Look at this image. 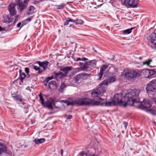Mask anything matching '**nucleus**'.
<instances>
[{"instance_id":"49530a36","label":"nucleus","mask_w":156,"mask_h":156,"mask_svg":"<svg viewBox=\"0 0 156 156\" xmlns=\"http://www.w3.org/2000/svg\"><path fill=\"white\" fill-rule=\"evenodd\" d=\"M87 60H88L86 58H81V60L82 61H84Z\"/></svg>"},{"instance_id":"6e6552de","label":"nucleus","mask_w":156,"mask_h":156,"mask_svg":"<svg viewBox=\"0 0 156 156\" xmlns=\"http://www.w3.org/2000/svg\"><path fill=\"white\" fill-rule=\"evenodd\" d=\"M64 76L65 74L64 73L61 72L58 73H56L55 72H54L51 76L50 77H48L45 80V82L47 83H48L49 81L51 79H55L56 80H58V79L61 78L62 77Z\"/></svg>"},{"instance_id":"bb28decb","label":"nucleus","mask_w":156,"mask_h":156,"mask_svg":"<svg viewBox=\"0 0 156 156\" xmlns=\"http://www.w3.org/2000/svg\"><path fill=\"white\" fill-rule=\"evenodd\" d=\"M34 10V6H31L29 7L28 9L27 14L28 15H30L33 13Z\"/></svg>"},{"instance_id":"0eeeda50","label":"nucleus","mask_w":156,"mask_h":156,"mask_svg":"<svg viewBox=\"0 0 156 156\" xmlns=\"http://www.w3.org/2000/svg\"><path fill=\"white\" fill-rule=\"evenodd\" d=\"M147 92L148 94H151L154 92V91L156 89V80H153L149 82L147 85L146 88Z\"/></svg>"},{"instance_id":"473e14b6","label":"nucleus","mask_w":156,"mask_h":156,"mask_svg":"<svg viewBox=\"0 0 156 156\" xmlns=\"http://www.w3.org/2000/svg\"><path fill=\"white\" fill-rule=\"evenodd\" d=\"M4 22L6 23H9L12 22V21L8 17H6L4 19Z\"/></svg>"},{"instance_id":"b1692460","label":"nucleus","mask_w":156,"mask_h":156,"mask_svg":"<svg viewBox=\"0 0 156 156\" xmlns=\"http://www.w3.org/2000/svg\"><path fill=\"white\" fill-rule=\"evenodd\" d=\"M45 139L44 138H41L40 139H35L33 141V142H34L36 144H39L44 142Z\"/></svg>"},{"instance_id":"a211bd4d","label":"nucleus","mask_w":156,"mask_h":156,"mask_svg":"<svg viewBox=\"0 0 156 156\" xmlns=\"http://www.w3.org/2000/svg\"><path fill=\"white\" fill-rule=\"evenodd\" d=\"M72 68L71 66L62 67L60 68V70L65 73L64 74L65 76L67 75L69 71L72 69Z\"/></svg>"},{"instance_id":"5701e85b","label":"nucleus","mask_w":156,"mask_h":156,"mask_svg":"<svg viewBox=\"0 0 156 156\" xmlns=\"http://www.w3.org/2000/svg\"><path fill=\"white\" fill-rule=\"evenodd\" d=\"M32 68L34 69L36 71L37 70L38 72L37 73H41L43 72V70H42L39 67L37 66L32 65L30 66Z\"/></svg>"},{"instance_id":"bf43d9fd","label":"nucleus","mask_w":156,"mask_h":156,"mask_svg":"<svg viewBox=\"0 0 156 156\" xmlns=\"http://www.w3.org/2000/svg\"><path fill=\"white\" fill-rule=\"evenodd\" d=\"M122 132L123 133H124V131H122Z\"/></svg>"},{"instance_id":"8fccbe9b","label":"nucleus","mask_w":156,"mask_h":156,"mask_svg":"<svg viewBox=\"0 0 156 156\" xmlns=\"http://www.w3.org/2000/svg\"><path fill=\"white\" fill-rule=\"evenodd\" d=\"M30 76V75L29 74H27V79L29 78Z\"/></svg>"},{"instance_id":"9d476101","label":"nucleus","mask_w":156,"mask_h":156,"mask_svg":"<svg viewBox=\"0 0 156 156\" xmlns=\"http://www.w3.org/2000/svg\"><path fill=\"white\" fill-rule=\"evenodd\" d=\"M137 0H126L122 4L128 7L136 8L137 7Z\"/></svg>"},{"instance_id":"9b49d317","label":"nucleus","mask_w":156,"mask_h":156,"mask_svg":"<svg viewBox=\"0 0 156 156\" xmlns=\"http://www.w3.org/2000/svg\"><path fill=\"white\" fill-rule=\"evenodd\" d=\"M54 101V99L53 98H50L48 99L47 101H45L43 103L42 105L45 107L51 110L53 109V107L52 104H53Z\"/></svg>"},{"instance_id":"2eb2a0df","label":"nucleus","mask_w":156,"mask_h":156,"mask_svg":"<svg viewBox=\"0 0 156 156\" xmlns=\"http://www.w3.org/2000/svg\"><path fill=\"white\" fill-rule=\"evenodd\" d=\"M49 62L47 61H44L43 62L37 61L35 64L38 63L40 67L43 68V70L45 71L47 68L48 66Z\"/></svg>"},{"instance_id":"cd10ccee","label":"nucleus","mask_w":156,"mask_h":156,"mask_svg":"<svg viewBox=\"0 0 156 156\" xmlns=\"http://www.w3.org/2000/svg\"><path fill=\"white\" fill-rule=\"evenodd\" d=\"M133 27H132L130 29H128L124 30L122 31V33L124 34H129L131 32V30L133 29Z\"/></svg>"},{"instance_id":"ea45409f","label":"nucleus","mask_w":156,"mask_h":156,"mask_svg":"<svg viewBox=\"0 0 156 156\" xmlns=\"http://www.w3.org/2000/svg\"><path fill=\"white\" fill-rule=\"evenodd\" d=\"M84 155V151H82L80 152L78 154L79 156H83Z\"/></svg>"},{"instance_id":"58836bf2","label":"nucleus","mask_w":156,"mask_h":156,"mask_svg":"<svg viewBox=\"0 0 156 156\" xmlns=\"http://www.w3.org/2000/svg\"><path fill=\"white\" fill-rule=\"evenodd\" d=\"M25 71L27 73V74H29V69L28 67L25 68Z\"/></svg>"},{"instance_id":"79ce46f5","label":"nucleus","mask_w":156,"mask_h":156,"mask_svg":"<svg viewBox=\"0 0 156 156\" xmlns=\"http://www.w3.org/2000/svg\"><path fill=\"white\" fill-rule=\"evenodd\" d=\"M69 20H67L64 23V25H66L69 24Z\"/></svg>"},{"instance_id":"393cba45","label":"nucleus","mask_w":156,"mask_h":156,"mask_svg":"<svg viewBox=\"0 0 156 156\" xmlns=\"http://www.w3.org/2000/svg\"><path fill=\"white\" fill-rule=\"evenodd\" d=\"M53 86L56 87L57 86V83L55 81H51L48 83V88L51 89L52 87H53Z\"/></svg>"},{"instance_id":"3c124183","label":"nucleus","mask_w":156,"mask_h":156,"mask_svg":"<svg viewBox=\"0 0 156 156\" xmlns=\"http://www.w3.org/2000/svg\"><path fill=\"white\" fill-rule=\"evenodd\" d=\"M61 154L62 156L63 155V151L62 149L61 150Z\"/></svg>"},{"instance_id":"052dcab7","label":"nucleus","mask_w":156,"mask_h":156,"mask_svg":"<svg viewBox=\"0 0 156 156\" xmlns=\"http://www.w3.org/2000/svg\"><path fill=\"white\" fill-rule=\"evenodd\" d=\"M44 85H45V86L46 85V84H45Z\"/></svg>"},{"instance_id":"f257e3e1","label":"nucleus","mask_w":156,"mask_h":156,"mask_svg":"<svg viewBox=\"0 0 156 156\" xmlns=\"http://www.w3.org/2000/svg\"><path fill=\"white\" fill-rule=\"evenodd\" d=\"M140 91L139 89L131 90L125 96H122L123 94L121 93L116 94L114 96L113 101L116 104L124 107L127 105L132 106L139 101L138 98Z\"/></svg>"},{"instance_id":"c03bdc74","label":"nucleus","mask_w":156,"mask_h":156,"mask_svg":"<svg viewBox=\"0 0 156 156\" xmlns=\"http://www.w3.org/2000/svg\"><path fill=\"white\" fill-rule=\"evenodd\" d=\"M32 87H27L26 89L27 90H29L30 92L31 91V90L30 89Z\"/></svg>"},{"instance_id":"1a4fd4ad","label":"nucleus","mask_w":156,"mask_h":156,"mask_svg":"<svg viewBox=\"0 0 156 156\" xmlns=\"http://www.w3.org/2000/svg\"><path fill=\"white\" fill-rule=\"evenodd\" d=\"M94 102H98V105H105L106 106H112L113 105L116 104L113 101H110L106 102V100L102 98H99V101H94Z\"/></svg>"},{"instance_id":"6ab92c4d","label":"nucleus","mask_w":156,"mask_h":156,"mask_svg":"<svg viewBox=\"0 0 156 156\" xmlns=\"http://www.w3.org/2000/svg\"><path fill=\"white\" fill-rule=\"evenodd\" d=\"M4 152L7 154H9L10 151L7 149L5 146H4L2 143H0V154Z\"/></svg>"},{"instance_id":"f8f14e48","label":"nucleus","mask_w":156,"mask_h":156,"mask_svg":"<svg viewBox=\"0 0 156 156\" xmlns=\"http://www.w3.org/2000/svg\"><path fill=\"white\" fill-rule=\"evenodd\" d=\"M109 69V68L108 66L103 65L101 68L100 73L98 75V76L99 77L98 80H100L103 74L107 73Z\"/></svg>"},{"instance_id":"4be33fe9","label":"nucleus","mask_w":156,"mask_h":156,"mask_svg":"<svg viewBox=\"0 0 156 156\" xmlns=\"http://www.w3.org/2000/svg\"><path fill=\"white\" fill-rule=\"evenodd\" d=\"M96 60H93L86 62V64L89 66L95 68L96 66Z\"/></svg>"},{"instance_id":"f03ea898","label":"nucleus","mask_w":156,"mask_h":156,"mask_svg":"<svg viewBox=\"0 0 156 156\" xmlns=\"http://www.w3.org/2000/svg\"><path fill=\"white\" fill-rule=\"evenodd\" d=\"M114 77H111L105 80L100 84V87L97 89L94 90L91 93V97L94 99L99 101L100 96L105 92L106 88L105 86L108 85L109 84L114 82L115 81Z\"/></svg>"},{"instance_id":"de8ad7c7","label":"nucleus","mask_w":156,"mask_h":156,"mask_svg":"<svg viewBox=\"0 0 156 156\" xmlns=\"http://www.w3.org/2000/svg\"><path fill=\"white\" fill-rule=\"evenodd\" d=\"M79 64L81 67V66H83L84 64V63L83 62H80Z\"/></svg>"},{"instance_id":"c85d7f7f","label":"nucleus","mask_w":156,"mask_h":156,"mask_svg":"<svg viewBox=\"0 0 156 156\" xmlns=\"http://www.w3.org/2000/svg\"><path fill=\"white\" fill-rule=\"evenodd\" d=\"M83 23V21L80 19H76L75 20V23L76 25H81Z\"/></svg>"},{"instance_id":"37998d69","label":"nucleus","mask_w":156,"mask_h":156,"mask_svg":"<svg viewBox=\"0 0 156 156\" xmlns=\"http://www.w3.org/2000/svg\"><path fill=\"white\" fill-rule=\"evenodd\" d=\"M69 22H72L73 23H75V20L72 19H68Z\"/></svg>"},{"instance_id":"f3484780","label":"nucleus","mask_w":156,"mask_h":156,"mask_svg":"<svg viewBox=\"0 0 156 156\" xmlns=\"http://www.w3.org/2000/svg\"><path fill=\"white\" fill-rule=\"evenodd\" d=\"M84 76V74H78L74 77V79L76 82H80L83 80Z\"/></svg>"},{"instance_id":"5fc2aeb1","label":"nucleus","mask_w":156,"mask_h":156,"mask_svg":"<svg viewBox=\"0 0 156 156\" xmlns=\"http://www.w3.org/2000/svg\"><path fill=\"white\" fill-rule=\"evenodd\" d=\"M102 4H100V5H98V6H101L102 5Z\"/></svg>"},{"instance_id":"c9c22d12","label":"nucleus","mask_w":156,"mask_h":156,"mask_svg":"<svg viewBox=\"0 0 156 156\" xmlns=\"http://www.w3.org/2000/svg\"><path fill=\"white\" fill-rule=\"evenodd\" d=\"M39 97L40 100L41 101V104L42 105V104H43V103H44V99L43 98V96L41 94H39Z\"/></svg>"},{"instance_id":"2f4dec72","label":"nucleus","mask_w":156,"mask_h":156,"mask_svg":"<svg viewBox=\"0 0 156 156\" xmlns=\"http://www.w3.org/2000/svg\"><path fill=\"white\" fill-rule=\"evenodd\" d=\"M65 6V4L63 3L61 4L60 5H58L57 6V8L58 9H62L64 8Z\"/></svg>"},{"instance_id":"a18cd8bd","label":"nucleus","mask_w":156,"mask_h":156,"mask_svg":"<svg viewBox=\"0 0 156 156\" xmlns=\"http://www.w3.org/2000/svg\"><path fill=\"white\" fill-rule=\"evenodd\" d=\"M5 27H4L3 28H2L1 26H0V31L5 30Z\"/></svg>"},{"instance_id":"7c9ffc66","label":"nucleus","mask_w":156,"mask_h":156,"mask_svg":"<svg viewBox=\"0 0 156 156\" xmlns=\"http://www.w3.org/2000/svg\"><path fill=\"white\" fill-rule=\"evenodd\" d=\"M12 97L14 98V99L17 101H22V98L21 96H12Z\"/></svg>"},{"instance_id":"72a5a7b5","label":"nucleus","mask_w":156,"mask_h":156,"mask_svg":"<svg viewBox=\"0 0 156 156\" xmlns=\"http://www.w3.org/2000/svg\"><path fill=\"white\" fill-rule=\"evenodd\" d=\"M152 61V60L151 59H148L147 61L143 62V65H147V66H149L150 63Z\"/></svg>"},{"instance_id":"ddd939ff","label":"nucleus","mask_w":156,"mask_h":156,"mask_svg":"<svg viewBox=\"0 0 156 156\" xmlns=\"http://www.w3.org/2000/svg\"><path fill=\"white\" fill-rule=\"evenodd\" d=\"M18 5L16 4L15 2L10 4L8 6V10L11 16H14L16 14V11L15 9L16 5Z\"/></svg>"},{"instance_id":"dca6fc26","label":"nucleus","mask_w":156,"mask_h":156,"mask_svg":"<svg viewBox=\"0 0 156 156\" xmlns=\"http://www.w3.org/2000/svg\"><path fill=\"white\" fill-rule=\"evenodd\" d=\"M68 102V101L66 100H61L60 101H58L57 100H55L54 99V101L53 102V104L56 108H60L62 105V103L63 102L64 103H66L67 105Z\"/></svg>"},{"instance_id":"4c0bfd02","label":"nucleus","mask_w":156,"mask_h":156,"mask_svg":"<svg viewBox=\"0 0 156 156\" xmlns=\"http://www.w3.org/2000/svg\"><path fill=\"white\" fill-rule=\"evenodd\" d=\"M23 24H22L21 22L19 23L17 25V27H22L23 26Z\"/></svg>"},{"instance_id":"aec40b11","label":"nucleus","mask_w":156,"mask_h":156,"mask_svg":"<svg viewBox=\"0 0 156 156\" xmlns=\"http://www.w3.org/2000/svg\"><path fill=\"white\" fill-rule=\"evenodd\" d=\"M144 74L145 75V77L149 78L154 74V71L152 70L148 69L145 71Z\"/></svg>"},{"instance_id":"20e7f679","label":"nucleus","mask_w":156,"mask_h":156,"mask_svg":"<svg viewBox=\"0 0 156 156\" xmlns=\"http://www.w3.org/2000/svg\"><path fill=\"white\" fill-rule=\"evenodd\" d=\"M122 76L128 80H131L140 76L139 72H137L130 69H125L122 73Z\"/></svg>"},{"instance_id":"864d4df0","label":"nucleus","mask_w":156,"mask_h":156,"mask_svg":"<svg viewBox=\"0 0 156 156\" xmlns=\"http://www.w3.org/2000/svg\"><path fill=\"white\" fill-rule=\"evenodd\" d=\"M27 20H29V21H30V20H31V19H30V18H27Z\"/></svg>"},{"instance_id":"09e8293b","label":"nucleus","mask_w":156,"mask_h":156,"mask_svg":"<svg viewBox=\"0 0 156 156\" xmlns=\"http://www.w3.org/2000/svg\"><path fill=\"white\" fill-rule=\"evenodd\" d=\"M81 58H77L76 60V61H81Z\"/></svg>"},{"instance_id":"4d7b16f0","label":"nucleus","mask_w":156,"mask_h":156,"mask_svg":"<svg viewBox=\"0 0 156 156\" xmlns=\"http://www.w3.org/2000/svg\"><path fill=\"white\" fill-rule=\"evenodd\" d=\"M22 103H23V104H25V103H24V102H23Z\"/></svg>"},{"instance_id":"e433bc0d","label":"nucleus","mask_w":156,"mask_h":156,"mask_svg":"<svg viewBox=\"0 0 156 156\" xmlns=\"http://www.w3.org/2000/svg\"><path fill=\"white\" fill-rule=\"evenodd\" d=\"M123 125H124V127L123 128L122 127V128H123L124 130H126L128 124L126 123L123 122Z\"/></svg>"},{"instance_id":"c756f323","label":"nucleus","mask_w":156,"mask_h":156,"mask_svg":"<svg viewBox=\"0 0 156 156\" xmlns=\"http://www.w3.org/2000/svg\"><path fill=\"white\" fill-rule=\"evenodd\" d=\"M151 94L156 97L155 98L152 99L151 102L154 103L156 102V89L154 91V92H152Z\"/></svg>"},{"instance_id":"412c9836","label":"nucleus","mask_w":156,"mask_h":156,"mask_svg":"<svg viewBox=\"0 0 156 156\" xmlns=\"http://www.w3.org/2000/svg\"><path fill=\"white\" fill-rule=\"evenodd\" d=\"M80 69H81L82 70H87V71L88 70H91V69H90V67H89V66H87L86 64V63H85V64H84L83 66H81L80 68H76V71L79 72V71L81 70Z\"/></svg>"},{"instance_id":"6e6d98bb","label":"nucleus","mask_w":156,"mask_h":156,"mask_svg":"<svg viewBox=\"0 0 156 156\" xmlns=\"http://www.w3.org/2000/svg\"><path fill=\"white\" fill-rule=\"evenodd\" d=\"M151 109H148V110L149 111H151Z\"/></svg>"},{"instance_id":"f704fd0d","label":"nucleus","mask_w":156,"mask_h":156,"mask_svg":"<svg viewBox=\"0 0 156 156\" xmlns=\"http://www.w3.org/2000/svg\"><path fill=\"white\" fill-rule=\"evenodd\" d=\"M66 87V85L64 83H62L61 85L60 88L61 90V92H62V91L63 89H64V88H65Z\"/></svg>"},{"instance_id":"423d86ee","label":"nucleus","mask_w":156,"mask_h":156,"mask_svg":"<svg viewBox=\"0 0 156 156\" xmlns=\"http://www.w3.org/2000/svg\"><path fill=\"white\" fill-rule=\"evenodd\" d=\"M30 0H15V3L18 5V9L21 11L27 6V3Z\"/></svg>"},{"instance_id":"13d9d810","label":"nucleus","mask_w":156,"mask_h":156,"mask_svg":"<svg viewBox=\"0 0 156 156\" xmlns=\"http://www.w3.org/2000/svg\"><path fill=\"white\" fill-rule=\"evenodd\" d=\"M94 154H93L91 156H94Z\"/></svg>"},{"instance_id":"603ef678","label":"nucleus","mask_w":156,"mask_h":156,"mask_svg":"<svg viewBox=\"0 0 156 156\" xmlns=\"http://www.w3.org/2000/svg\"><path fill=\"white\" fill-rule=\"evenodd\" d=\"M121 3L122 4L123 3H124L125 1L126 0H120Z\"/></svg>"},{"instance_id":"4468645a","label":"nucleus","mask_w":156,"mask_h":156,"mask_svg":"<svg viewBox=\"0 0 156 156\" xmlns=\"http://www.w3.org/2000/svg\"><path fill=\"white\" fill-rule=\"evenodd\" d=\"M147 40L151 43L156 46V34L152 33L147 37Z\"/></svg>"},{"instance_id":"39448f33","label":"nucleus","mask_w":156,"mask_h":156,"mask_svg":"<svg viewBox=\"0 0 156 156\" xmlns=\"http://www.w3.org/2000/svg\"><path fill=\"white\" fill-rule=\"evenodd\" d=\"M139 97V96H138ZM139 100L137 103H136L133 104L132 106H136L138 108H141L142 109H144V108H150L151 105L150 103V101L148 100H144L141 103H140V100L138 98Z\"/></svg>"},{"instance_id":"a19ab883","label":"nucleus","mask_w":156,"mask_h":156,"mask_svg":"<svg viewBox=\"0 0 156 156\" xmlns=\"http://www.w3.org/2000/svg\"><path fill=\"white\" fill-rule=\"evenodd\" d=\"M72 116L71 115H68L66 117V119H70L72 118Z\"/></svg>"},{"instance_id":"a878e982","label":"nucleus","mask_w":156,"mask_h":156,"mask_svg":"<svg viewBox=\"0 0 156 156\" xmlns=\"http://www.w3.org/2000/svg\"><path fill=\"white\" fill-rule=\"evenodd\" d=\"M19 73L20 80L22 82H23V80L26 76V74L23 72H22L21 69L20 70Z\"/></svg>"},{"instance_id":"7ed1b4c3","label":"nucleus","mask_w":156,"mask_h":156,"mask_svg":"<svg viewBox=\"0 0 156 156\" xmlns=\"http://www.w3.org/2000/svg\"><path fill=\"white\" fill-rule=\"evenodd\" d=\"M98 102H94V101L91 99L84 98L75 100L74 101H68L67 103V105H73L75 104H76L78 106H95V105H98Z\"/></svg>"}]
</instances>
